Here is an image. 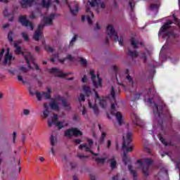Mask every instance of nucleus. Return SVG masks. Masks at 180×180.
I'll return each instance as SVG.
<instances>
[{
    "instance_id": "f257e3e1",
    "label": "nucleus",
    "mask_w": 180,
    "mask_h": 180,
    "mask_svg": "<svg viewBox=\"0 0 180 180\" xmlns=\"http://www.w3.org/2000/svg\"><path fill=\"white\" fill-rule=\"evenodd\" d=\"M123 140L122 149L124 150V155L122 160L125 165H127L129 161H130V158L127 157V153H131L134 148L133 145H130V143H131V132L130 131H127L124 134Z\"/></svg>"
},
{
    "instance_id": "f03ea898",
    "label": "nucleus",
    "mask_w": 180,
    "mask_h": 180,
    "mask_svg": "<svg viewBox=\"0 0 180 180\" xmlns=\"http://www.w3.org/2000/svg\"><path fill=\"white\" fill-rule=\"evenodd\" d=\"M56 19V14L51 13L50 15L46 16L44 18V22L45 24H39L37 30L35 31L33 39L36 41H39L40 38L43 37V29L44 26H53V20Z\"/></svg>"
},
{
    "instance_id": "7ed1b4c3",
    "label": "nucleus",
    "mask_w": 180,
    "mask_h": 180,
    "mask_svg": "<svg viewBox=\"0 0 180 180\" xmlns=\"http://www.w3.org/2000/svg\"><path fill=\"white\" fill-rule=\"evenodd\" d=\"M95 92V96H96V100L95 102L94 101H91L90 99L88 100V104H89V108L93 110L94 115L98 116L99 115V108H98V105H96V102L99 101V105L101 106V108H106L107 105V101L106 99L103 98V99H99V94H98V92L94 89Z\"/></svg>"
},
{
    "instance_id": "20e7f679",
    "label": "nucleus",
    "mask_w": 180,
    "mask_h": 180,
    "mask_svg": "<svg viewBox=\"0 0 180 180\" xmlns=\"http://www.w3.org/2000/svg\"><path fill=\"white\" fill-rule=\"evenodd\" d=\"M14 47H15V54H22L24 56L29 68H32V65L35 68V70H39V66L36 63H34V60L33 59V56H32V54L29 52H22V48L19 46V44L17 43H14Z\"/></svg>"
},
{
    "instance_id": "39448f33",
    "label": "nucleus",
    "mask_w": 180,
    "mask_h": 180,
    "mask_svg": "<svg viewBox=\"0 0 180 180\" xmlns=\"http://www.w3.org/2000/svg\"><path fill=\"white\" fill-rule=\"evenodd\" d=\"M170 25H172V21H167L160 29L159 32V36L162 34L163 39H166L168 40L169 38L175 37V33L172 31H169V27H171Z\"/></svg>"
},
{
    "instance_id": "423d86ee",
    "label": "nucleus",
    "mask_w": 180,
    "mask_h": 180,
    "mask_svg": "<svg viewBox=\"0 0 180 180\" xmlns=\"http://www.w3.org/2000/svg\"><path fill=\"white\" fill-rule=\"evenodd\" d=\"M106 33L112 40H114V41H119V44L123 46V37H120L119 38L117 32H116V30H115V27H113L112 24L108 25L107 27Z\"/></svg>"
},
{
    "instance_id": "0eeeda50",
    "label": "nucleus",
    "mask_w": 180,
    "mask_h": 180,
    "mask_svg": "<svg viewBox=\"0 0 180 180\" xmlns=\"http://www.w3.org/2000/svg\"><path fill=\"white\" fill-rule=\"evenodd\" d=\"M14 60L15 57L9 52V50H7L5 53V49H2L0 52V63H2L4 65H11Z\"/></svg>"
},
{
    "instance_id": "6e6552de",
    "label": "nucleus",
    "mask_w": 180,
    "mask_h": 180,
    "mask_svg": "<svg viewBox=\"0 0 180 180\" xmlns=\"http://www.w3.org/2000/svg\"><path fill=\"white\" fill-rule=\"evenodd\" d=\"M53 124H55V126H56V127L59 129H63V127H65V126H68V124L65 123V121H58V115H57V114H53L51 120H48L49 127H51Z\"/></svg>"
},
{
    "instance_id": "1a4fd4ad",
    "label": "nucleus",
    "mask_w": 180,
    "mask_h": 180,
    "mask_svg": "<svg viewBox=\"0 0 180 180\" xmlns=\"http://www.w3.org/2000/svg\"><path fill=\"white\" fill-rule=\"evenodd\" d=\"M117 108H119V106H117V103H114L111 105V115L115 116L118 122V124H120V126H122L123 123V116H122L120 112L117 111Z\"/></svg>"
},
{
    "instance_id": "9d476101",
    "label": "nucleus",
    "mask_w": 180,
    "mask_h": 180,
    "mask_svg": "<svg viewBox=\"0 0 180 180\" xmlns=\"http://www.w3.org/2000/svg\"><path fill=\"white\" fill-rule=\"evenodd\" d=\"M153 164V160L151 159L145 158L142 160V172L145 176H148L150 174V167Z\"/></svg>"
},
{
    "instance_id": "9b49d317",
    "label": "nucleus",
    "mask_w": 180,
    "mask_h": 180,
    "mask_svg": "<svg viewBox=\"0 0 180 180\" xmlns=\"http://www.w3.org/2000/svg\"><path fill=\"white\" fill-rule=\"evenodd\" d=\"M87 143H83L79 146V150H84V151L86 153H90L91 154H93L94 155H98V154L96 153H94V152H92V146L94 144V141H92V139H87Z\"/></svg>"
},
{
    "instance_id": "f8f14e48",
    "label": "nucleus",
    "mask_w": 180,
    "mask_h": 180,
    "mask_svg": "<svg viewBox=\"0 0 180 180\" xmlns=\"http://www.w3.org/2000/svg\"><path fill=\"white\" fill-rule=\"evenodd\" d=\"M89 74L91 77V80L95 88H101V86H102V79H101L99 76L96 77V75H95L94 70H91L89 72Z\"/></svg>"
},
{
    "instance_id": "ddd939ff",
    "label": "nucleus",
    "mask_w": 180,
    "mask_h": 180,
    "mask_svg": "<svg viewBox=\"0 0 180 180\" xmlns=\"http://www.w3.org/2000/svg\"><path fill=\"white\" fill-rule=\"evenodd\" d=\"M65 136L68 137V139H71L72 136H75V137H78V136H82V131H79L77 128H72L66 130L65 132Z\"/></svg>"
},
{
    "instance_id": "4468645a",
    "label": "nucleus",
    "mask_w": 180,
    "mask_h": 180,
    "mask_svg": "<svg viewBox=\"0 0 180 180\" xmlns=\"http://www.w3.org/2000/svg\"><path fill=\"white\" fill-rule=\"evenodd\" d=\"M35 95L38 99V101H41V98H44V99H51V89L50 88L47 89V92H42L40 93L39 91H37L35 93Z\"/></svg>"
},
{
    "instance_id": "2eb2a0df",
    "label": "nucleus",
    "mask_w": 180,
    "mask_h": 180,
    "mask_svg": "<svg viewBox=\"0 0 180 180\" xmlns=\"http://www.w3.org/2000/svg\"><path fill=\"white\" fill-rule=\"evenodd\" d=\"M91 6H92V8H95L97 13H99V6L100 8H101L102 9H105V3L103 2H101V0H91V1H89Z\"/></svg>"
},
{
    "instance_id": "dca6fc26",
    "label": "nucleus",
    "mask_w": 180,
    "mask_h": 180,
    "mask_svg": "<svg viewBox=\"0 0 180 180\" xmlns=\"http://www.w3.org/2000/svg\"><path fill=\"white\" fill-rule=\"evenodd\" d=\"M50 72H51V74H54L56 77H60V78L71 75V73H64L63 71H61V70L57 69L56 68L51 69Z\"/></svg>"
},
{
    "instance_id": "f3484780",
    "label": "nucleus",
    "mask_w": 180,
    "mask_h": 180,
    "mask_svg": "<svg viewBox=\"0 0 180 180\" xmlns=\"http://www.w3.org/2000/svg\"><path fill=\"white\" fill-rule=\"evenodd\" d=\"M20 22L25 27H30V30H33V24L26 19V15H22L20 17Z\"/></svg>"
},
{
    "instance_id": "a211bd4d",
    "label": "nucleus",
    "mask_w": 180,
    "mask_h": 180,
    "mask_svg": "<svg viewBox=\"0 0 180 180\" xmlns=\"http://www.w3.org/2000/svg\"><path fill=\"white\" fill-rule=\"evenodd\" d=\"M65 4L68 5L70 9V12L72 15H77L78 13L79 8H78V4L73 3L70 6L68 4V1L65 0Z\"/></svg>"
},
{
    "instance_id": "6ab92c4d",
    "label": "nucleus",
    "mask_w": 180,
    "mask_h": 180,
    "mask_svg": "<svg viewBox=\"0 0 180 180\" xmlns=\"http://www.w3.org/2000/svg\"><path fill=\"white\" fill-rule=\"evenodd\" d=\"M58 101H61L60 96H58V98L53 100V102L49 104L51 109H53V110H60V103H58Z\"/></svg>"
},
{
    "instance_id": "aec40b11",
    "label": "nucleus",
    "mask_w": 180,
    "mask_h": 180,
    "mask_svg": "<svg viewBox=\"0 0 180 180\" xmlns=\"http://www.w3.org/2000/svg\"><path fill=\"white\" fill-rule=\"evenodd\" d=\"M20 4L22 8H27L29 6H32V5H34V4H36V1L34 0H22Z\"/></svg>"
},
{
    "instance_id": "412c9836",
    "label": "nucleus",
    "mask_w": 180,
    "mask_h": 180,
    "mask_svg": "<svg viewBox=\"0 0 180 180\" xmlns=\"http://www.w3.org/2000/svg\"><path fill=\"white\" fill-rule=\"evenodd\" d=\"M43 115H44V119H46V117H49V115H50V107L49 105V103H44Z\"/></svg>"
},
{
    "instance_id": "4be33fe9",
    "label": "nucleus",
    "mask_w": 180,
    "mask_h": 180,
    "mask_svg": "<svg viewBox=\"0 0 180 180\" xmlns=\"http://www.w3.org/2000/svg\"><path fill=\"white\" fill-rule=\"evenodd\" d=\"M86 12H87V13H90L91 15L90 16L87 15L86 17V19L89 25H91L92 24V18H94V13H92L91 11V8H89L88 7L86 8Z\"/></svg>"
},
{
    "instance_id": "5701e85b",
    "label": "nucleus",
    "mask_w": 180,
    "mask_h": 180,
    "mask_svg": "<svg viewBox=\"0 0 180 180\" xmlns=\"http://www.w3.org/2000/svg\"><path fill=\"white\" fill-rule=\"evenodd\" d=\"M110 95L115 101L116 94H119L120 91L116 89V87L111 86L110 89Z\"/></svg>"
},
{
    "instance_id": "b1692460",
    "label": "nucleus",
    "mask_w": 180,
    "mask_h": 180,
    "mask_svg": "<svg viewBox=\"0 0 180 180\" xmlns=\"http://www.w3.org/2000/svg\"><path fill=\"white\" fill-rule=\"evenodd\" d=\"M96 162H98V164H105V162H109V158L108 157L96 158Z\"/></svg>"
},
{
    "instance_id": "393cba45",
    "label": "nucleus",
    "mask_w": 180,
    "mask_h": 180,
    "mask_svg": "<svg viewBox=\"0 0 180 180\" xmlns=\"http://www.w3.org/2000/svg\"><path fill=\"white\" fill-rule=\"evenodd\" d=\"M131 44L134 49H139V46H141L143 43L141 41H137L134 38L131 39Z\"/></svg>"
},
{
    "instance_id": "a878e982",
    "label": "nucleus",
    "mask_w": 180,
    "mask_h": 180,
    "mask_svg": "<svg viewBox=\"0 0 180 180\" xmlns=\"http://www.w3.org/2000/svg\"><path fill=\"white\" fill-rule=\"evenodd\" d=\"M43 8L49 9L51 5V0H42L40 4Z\"/></svg>"
},
{
    "instance_id": "bb28decb",
    "label": "nucleus",
    "mask_w": 180,
    "mask_h": 180,
    "mask_svg": "<svg viewBox=\"0 0 180 180\" xmlns=\"http://www.w3.org/2000/svg\"><path fill=\"white\" fill-rule=\"evenodd\" d=\"M62 105L65 108V110H71V105L65 100H61Z\"/></svg>"
},
{
    "instance_id": "cd10ccee",
    "label": "nucleus",
    "mask_w": 180,
    "mask_h": 180,
    "mask_svg": "<svg viewBox=\"0 0 180 180\" xmlns=\"http://www.w3.org/2000/svg\"><path fill=\"white\" fill-rule=\"evenodd\" d=\"M110 162V167L112 169H115V168H116V165H117L116 160H115V157H112L110 160H109L108 162Z\"/></svg>"
},
{
    "instance_id": "c85d7f7f",
    "label": "nucleus",
    "mask_w": 180,
    "mask_h": 180,
    "mask_svg": "<svg viewBox=\"0 0 180 180\" xmlns=\"http://www.w3.org/2000/svg\"><path fill=\"white\" fill-rule=\"evenodd\" d=\"M128 55L130 56V57H132V58H136V57L139 56V53L136 51H132L131 50L129 49Z\"/></svg>"
},
{
    "instance_id": "c756f323",
    "label": "nucleus",
    "mask_w": 180,
    "mask_h": 180,
    "mask_svg": "<svg viewBox=\"0 0 180 180\" xmlns=\"http://www.w3.org/2000/svg\"><path fill=\"white\" fill-rule=\"evenodd\" d=\"M83 91L84 94H86V96H91L92 93L91 92V89H89V87H88L87 86H84Z\"/></svg>"
},
{
    "instance_id": "7c9ffc66",
    "label": "nucleus",
    "mask_w": 180,
    "mask_h": 180,
    "mask_svg": "<svg viewBox=\"0 0 180 180\" xmlns=\"http://www.w3.org/2000/svg\"><path fill=\"white\" fill-rule=\"evenodd\" d=\"M50 141H51V146H56V144H57V136H54L51 135Z\"/></svg>"
},
{
    "instance_id": "2f4dec72",
    "label": "nucleus",
    "mask_w": 180,
    "mask_h": 180,
    "mask_svg": "<svg viewBox=\"0 0 180 180\" xmlns=\"http://www.w3.org/2000/svg\"><path fill=\"white\" fill-rule=\"evenodd\" d=\"M105 138H106V132H102L101 136L99 139L100 144H103V141H105Z\"/></svg>"
},
{
    "instance_id": "473e14b6",
    "label": "nucleus",
    "mask_w": 180,
    "mask_h": 180,
    "mask_svg": "<svg viewBox=\"0 0 180 180\" xmlns=\"http://www.w3.org/2000/svg\"><path fill=\"white\" fill-rule=\"evenodd\" d=\"M30 115V110L24 109L21 112V116H29Z\"/></svg>"
},
{
    "instance_id": "72a5a7b5",
    "label": "nucleus",
    "mask_w": 180,
    "mask_h": 180,
    "mask_svg": "<svg viewBox=\"0 0 180 180\" xmlns=\"http://www.w3.org/2000/svg\"><path fill=\"white\" fill-rule=\"evenodd\" d=\"M44 49L48 53H53V51H54V48L50 46L49 45H46Z\"/></svg>"
},
{
    "instance_id": "f704fd0d",
    "label": "nucleus",
    "mask_w": 180,
    "mask_h": 180,
    "mask_svg": "<svg viewBox=\"0 0 180 180\" xmlns=\"http://www.w3.org/2000/svg\"><path fill=\"white\" fill-rule=\"evenodd\" d=\"M150 10L153 11V12H158V4H151L150 5Z\"/></svg>"
},
{
    "instance_id": "c9c22d12",
    "label": "nucleus",
    "mask_w": 180,
    "mask_h": 180,
    "mask_svg": "<svg viewBox=\"0 0 180 180\" xmlns=\"http://www.w3.org/2000/svg\"><path fill=\"white\" fill-rule=\"evenodd\" d=\"M21 36L25 41H29V34H27V33L23 32L21 33Z\"/></svg>"
},
{
    "instance_id": "e433bc0d",
    "label": "nucleus",
    "mask_w": 180,
    "mask_h": 180,
    "mask_svg": "<svg viewBox=\"0 0 180 180\" xmlns=\"http://www.w3.org/2000/svg\"><path fill=\"white\" fill-rule=\"evenodd\" d=\"M132 167H131V165H128V169H129V171L130 172V173L131 174H133V176H134V177H136V176H137V173L136 172V171H134V170H132Z\"/></svg>"
},
{
    "instance_id": "4c0bfd02",
    "label": "nucleus",
    "mask_w": 180,
    "mask_h": 180,
    "mask_svg": "<svg viewBox=\"0 0 180 180\" xmlns=\"http://www.w3.org/2000/svg\"><path fill=\"white\" fill-rule=\"evenodd\" d=\"M27 71L28 70L23 66L20 67V68L18 69V72L22 74H25V72H27Z\"/></svg>"
},
{
    "instance_id": "58836bf2",
    "label": "nucleus",
    "mask_w": 180,
    "mask_h": 180,
    "mask_svg": "<svg viewBox=\"0 0 180 180\" xmlns=\"http://www.w3.org/2000/svg\"><path fill=\"white\" fill-rule=\"evenodd\" d=\"M79 110L82 111V116H85V115L88 113L86 108H85V107L82 106V105H81V107L79 108Z\"/></svg>"
},
{
    "instance_id": "ea45409f",
    "label": "nucleus",
    "mask_w": 180,
    "mask_h": 180,
    "mask_svg": "<svg viewBox=\"0 0 180 180\" xmlns=\"http://www.w3.org/2000/svg\"><path fill=\"white\" fill-rule=\"evenodd\" d=\"M78 37L77 35H74V37L72 38L70 42V46H74V44L77 41V38Z\"/></svg>"
},
{
    "instance_id": "a19ab883",
    "label": "nucleus",
    "mask_w": 180,
    "mask_h": 180,
    "mask_svg": "<svg viewBox=\"0 0 180 180\" xmlns=\"http://www.w3.org/2000/svg\"><path fill=\"white\" fill-rule=\"evenodd\" d=\"M12 34H13V32L12 31H10L8 34V39L10 43H12V41H13V39L12 38Z\"/></svg>"
},
{
    "instance_id": "79ce46f5",
    "label": "nucleus",
    "mask_w": 180,
    "mask_h": 180,
    "mask_svg": "<svg viewBox=\"0 0 180 180\" xmlns=\"http://www.w3.org/2000/svg\"><path fill=\"white\" fill-rule=\"evenodd\" d=\"M70 167L72 170L77 169L78 168V165L76 162H70Z\"/></svg>"
},
{
    "instance_id": "37998d69",
    "label": "nucleus",
    "mask_w": 180,
    "mask_h": 180,
    "mask_svg": "<svg viewBox=\"0 0 180 180\" xmlns=\"http://www.w3.org/2000/svg\"><path fill=\"white\" fill-rule=\"evenodd\" d=\"M127 79H128L129 82L131 84L132 86H134V83L133 82V79H131V77L130 75L127 76Z\"/></svg>"
},
{
    "instance_id": "c03bdc74",
    "label": "nucleus",
    "mask_w": 180,
    "mask_h": 180,
    "mask_svg": "<svg viewBox=\"0 0 180 180\" xmlns=\"http://www.w3.org/2000/svg\"><path fill=\"white\" fill-rule=\"evenodd\" d=\"M16 136H17L16 131H13V143L14 144H16Z\"/></svg>"
},
{
    "instance_id": "a18cd8bd",
    "label": "nucleus",
    "mask_w": 180,
    "mask_h": 180,
    "mask_svg": "<svg viewBox=\"0 0 180 180\" xmlns=\"http://www.w3.org/2000/svg\"><path fill=\"white\" fill-rule=\"evenodd\" d=\"M132 119H135V120H137V122H136V124H139V122L140 120V118H139V117H137V115H136V114H133L131 115Z\"/></svg>"
},
{
    "instance_id": "49530a36",
    "label": "nucleus",
    "mask_w": 180,
    "mask_h": 180,
    "mask_svg": "<svg viewBox=\"0 0 180 180\" xmlns=\"http://www.w3.org/2000/svg\"><path fill=\"white\" fill-rule=\"evenodd\" d=\"M79 101L80 102V104H81V102H85V96H84V94L80 95L79 98Z\"/></svg>"
},
{
    "instance_id": "de8ad7c7",
    "label": "nucleus",
    "mask_w": 180,
    "mask_h": 180,
    "mask_svg": "<svg viewBox=\"0 0 180 180\" xmlns=\"http://www.w3.org/2000/svg\"><path fill=\"white\" fill-rule=\"evenodd\" d=\"M80 61L84 67H86V60L84 59V58H81Z\"/></svg>"
},
{
    "instance_id": "09e8293b",
    "label": "nucleus",
    "mask_w": 180,
    "mask_h": 180,
    "mask_svg": "<svg viewBox=\"0 0 180 180\" xmlns=\"http://www.w3.org/2000/svg\"><path fill=\"white\" fill-rule=\"evenodd\" d=\"M77 157L79 158V160H84V158H88L89 156L77 154Z\"/></svg>"
},
{
    "instance_id": "8fccbe9b",
    "label": "nucleus",
    "mask_w": 180,
    "mask_h": 180,
    "mask_svg": "<svg viewBox=\"0 0 180 180\" xmlns=\"http://www.w3.org/2000/svg\"><path fill=\"white\" fill-rule=\"evenodd\" d=\"M149 92L151 95H155V89L154 87H151Z\"/></svg>"
},
{
    "instance_id": "3c124183",
    "label": "nucleus",
    "mask_w": 180,
    "mask_h": 180,
    "mask_svg": "<svg viewBox=\"0 0 180 180\" xmlns=\"http://www.w3.org/2000/svg\"><path fill=\"white\" fill-rule=\"evenodd\" d=\"M141 58H143L144 63H146L147 61V56L146 55V53H143L141 56Z\"/></svg>"
},
{
    "instance_id": "603ef678",
    "label": "nucleus",
    "mask_w": 180,
    "mask_h": 180,
    "mask_svg": "<svg viewBox=\"0 0 180 180\" xmlns=\"http://www.w3.org/2000/svg\"><path fill=\"white\" fill-rule=\"evenodd\" d=\"M159 139L160 141L162 143V144H164L165 146H167V143L165 142V140L162 139V136H161V135H159Z\"/></svg>"
},
{
    "instance_id": "864d4df0",
    "label": "nucleus",
    "mask_w": 180,
    "mask_h": 180,
    "mask_svg": "<svg viewBox=\"0 0 180 180\" xmlns=\"http://www.w3.org/2000/svg\"><path fill=\"white\" fill-rule=\"evenodd\" d=\"M51 153L52 155H56V149L54 148V146L51 147Z\"/></svg>"
},
{
    "instance_id": "5fc2aeb1",
    "label": "nucleus",
    "mask_w": 180,
    "mask_h": 180,
    "mask_svg": "<svg viewBox=\"0 0 180 180\" xmlns=\"http://www.w3.org/2000/svg\"><path fill=\"white\" fill-rule=\"evenodd\" d=\"M18 81H20V82H22V84H25V81L23 80V77H22V75H19L18 76Z\"/></svg>"
},
{
    "instance_id": "6e6d98bb",
    "label": "nucleus",
    "mask_w": 180,
    "mask_h": 180,
    "mask_svg": "<svg viewBox=\"0 0 180 180\" xmlns=\"http://www.w3.org/2000/svg\"><path fill=\"white\" fill-rule=\"evenodd\" d=\"M22 143H26V135L23 134L21 138Z\"/></svg>"
},
{
    "instance_id": "4d7b16f0",
    "label": "nucleus",
    "mask_w": 180,
    "mask_h": 180,
    "mask_svg": "<svg viewBox=\"0 0 180 180\" xmlns=\"http://www.w3.org/2000/svg\"><path fill=\"white\" fill-rule=\"evenodd\" d=\"M3 13L4 15V16L6 18L8 16H9V14L8 13V9L6 8L4 11H3Z\"/></svg>"
},
{
    "instance_id": "13d9d810",
    "label": "nucleus",
    "mask_w": 180,
    "mask_h": 180,
    "mask_svg": "<svg viewBox=\"0 0 180 180\" xmlns=\"http://www.w3.org/2000/svg\"><path fill=\"white\" fill-rule=\"evenodd\" d=\"M73 143H75L76 144H80V143H82V141L81 139H75Z\"/></svg>"
},
{
    "instance_id": "bf43d9fd",
    "label": "nucleus",
    "mask_w": 180,
    "mask_h": 180,
    "mask_svg": "<svg viewBox=\"0 0 180 180\" xmlns=\"http://www.w3.org/2000/svg\"><path fill=\"white\" fill-rule=\"evenodd\" d=\"M111 144H112V141H110V140L108 139L107 141V146H106L107 148H110Z\"/></svg>"
},
{
    "instance_id": "052dcab7",
    "label": "nucleus",
    "mask_w": 180,
    "mask_h": 180,
    "mask_svg": "<svg viewBox=\"0 0 180 180\" xmlns=\"http://www.w3.org/2000/svg\"><path fill=\"white\" fill-rule=\"evenodd\" d=\"M129 6H131V11L133 12V8H134V3L129 1Z\"/></svg>"
},
{
    "instance_id": "680f3d73",
    "label": "nucleus",
    "mask_w": 180,
    "mask_h": 180,
    "mask_svg": "<svg viewBox=\"0 0 180 180\" xmlns=\"http://www.w3.org/2000/svg\"><path fill=\"white\" fill-rule=\"evenodd\" d=\"M67 60H69L70 61H72V60H74V58L72 57V56L71 55H68L67 57H66Z\"/></svg>"
},
{
    "instance_id": "e2e57ef3",
    "label": "nucleus",
    "mask_w": 180,
    "mask_h": 180,
    "mask_svg": "<svg viewBox=\"0 0 180 180\" xmlns=\"http://www.w3.org/2000/svg\"><path fill=\"white\" fill-rule=\"evenodd\" d=\"M119 176H120V174H117L112 177V180H119Z\"/></svg>"
},
{
    "instance_id": "0e129e2a",
    "label": "nucleus",
    "mask_w": 180,
    "mask_h": 180,
    "mask_svg": "<svg viewBox=\"0 0 180 180\" xmlns=\"http://www.w3.org/2000/svg\"><path fill=\"white\" fill-rule=\"evenodd\" d=\"M9 26H11L9 23L4 24L3 25V29H6V27H9Z\"/></svg>"
},
{
    "instance_id": "69168bd1",
    "label": "nucleus",
    "mask_w": 180,
    "mask_h": 180,
    "mask_svg": "<svg viewBox=\"0 0 180 180\" xmlns=\"http://www.w3.org/2000/svg\"><path fill=\"white\" fill-rule=\"evenodd\" d=\"M40 50H41L40 46L35 47V51H37V53H39Z\"/></svg>"
},
{
    "instance_id": "338daca9",
    "label": "nucleus",
    "mask_w": 180,
    "mask_h": 180,
    "mask_svg": "<svg viewBox=\"0 0 180 180\" xmlns=\"http://www.w3.org/2000/svg\"><path fill=\"white\" fill-rule=\"evenodd\" d=\"M155 106L156 108V112L160 116V111L158 110V105H157V104H155Z\"/></svg>"
},
{
    "instance_id": "774afa93",
    "label": "nucleus",
    "mask_w": 180,
    "mask_h": 180,
    "mask_svg": "<svg viewBox=\"0 0 180 180\" xmlns=\"http://www.w3.org/2000/svg\"><path fill=\"white\" fill-rule=\"evenodd\" d=\"M82 82H86V75H84L83 78H82Z\"/></svg>"
}]
</instances>
